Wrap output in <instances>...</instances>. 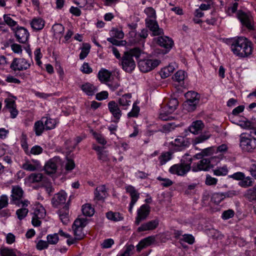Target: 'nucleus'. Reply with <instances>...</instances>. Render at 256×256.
<instances>
[{
  "instance_id": "f257e3e1",
  "label": "nucleus",
  "mask_w": 256,
  "mask_h": 256,
  "mask_svg": "<svg viewBox=\"0 0 256 256\" xmlns=\"http://www.w3.org/2000/svg\"><path fill=\"white\" fill-rule=\"evenodd\" d=\"M230 48L234 54L240 58L247 57L252 52L251 42L244 37L234 39L231 44Z\"/></svg>"
},
{
  "instance_id": "f03ea898",
  "label": "nucleus",
  "mask_w": 256,
  "mask_h": 256,
  "mask_svg": "<svg viewBox=\"0 0 256 256\" xmlns=\"http://www.w3.org/2000/svg\"><path fill=\"white\" fill-rule=\"evenodd\" d=\"M87 224L88 220L85 218H78L74 220L72 228L76 240H80L84 237L83 228Z\"/></svg>"
},
{
  "instance_id": "7ed1b4c3",
  "label": "nucleus",
  "mask_w": 256,
  "mask_h": 256,
  "mask_svg": "<svg viewBox=\"0 0 256 256\" xmlns=\"http://www.w3.org/2000/svg\"><path fill=\"white\" fill-rule=\"evenodd\" d=\"M185 96L186 100L184 102V106L188 111H193L200 100V94L194 91L187 92Z\"/></svg>"
},
{
  "instance_id": "20e7f679",
  "label": "nucleus",
  "mask_w": 256,
  "mask_h": 256,
  "mask_svg": "<svg viewBox=\"0 0 256 256\" xmlns=\"http://www.w3.org/2000/svg\"><path fill=\"white\" fill-rule=\"evenodd\" d=\"M160 62V60L156 59H145L140 60L138 66L141 72H148L157 67Z\"/></svg>"
},
{
  "instance_id": "39448f33",
  "label": "nucleus",
  "mask_w": 256,
  "mask_h": 256,
  "mask_svg": "<svg viewBox=\"0 0 256 256\" xmlns=\"http://www.w3.org/2000/svg\"><path fill=\"white\" fill-rule=\"evenodd\" d=\"M190 163L186 164L181 162L179 164L172 165L169 168V172L173 174L184 176L190 170Z\"/></svg>"
},
{
  "instance_id": "423d86ee",
  "label": "nucleus",
  "mask_w": 256,
  "mask_h": 256,
  "mask_svg": "<svg viewBox=\"0 0 256 256\" xmlns=\"http://www.w3.org/2000/svg\"><path fill=\"white\" fill-rule=\"evenodd\" d=\"M23 195L24 191L20 186H12L10 203L18 206H20L21 202L24 201L22 200Z\"/></svg>"
},
{
  "instance_id": "0eeeda50",
  "label": "nucleus",
  "mask_w": 256,
  "mask_h": 256,
  "mask_svg": "<svg viewBox=\"0 0 256 256\" xmlns=\"http://www.w3.org/2000/svg\"><path fill=\"white\" fill-rule=\"evenodd\" d=\"M30 66L31 63L24 58H14L10 68L14 71H22L29 68Z\"/></svg>"
},
{
  "instance_id": "6e6552de",
  "label": "nucleus",
  "mask_w": 256,
  "mask_h": 256,
  "mask_svg": "<svg viewBox=\"0 0 256 256\" xmlns=\"http://www.w3.org/2000/svg\"><path fill=\"white\" fill-rule=\"evenodd\" d=\"M145 22L146 26L152 32V36H160L164 34V30L160 28L156 19L146 18Z\"/></svg>"
},
{
  "instance_id": "1a4fd4ad",
  "label": "nucleus",
  "mask_w": 256,
  "mask_h": 256,
  "mask_svg": "<svg viewBox=\"0 0 256 256\" xmlns=\"http://www.w3.org/2000/svg\"><path fill=\"white\" fill-rule=\"evenodd\" d=\"M122 65L124 70L131 72L136 67V63L131 56L124 52L122 58Z\"/></svg>"
},
{
  "instance_id": "9d476101",
  "label": "nucleus",
  "mask_w": 256,
  "mask_h": 256,
  "mask_svg": "<svg viewBox=\"0 0 256 256\" xmlns=\"http://www.w3.org/2000/svg\"><path fill=\"white\" fill-rule=\"evenodd\" d=\"M213 167L209 158H202L196 163H194L192 167V171H208Z\"/></svg>"
},
{
  "instance_id": "9b49d317",
  "label": "nucleus",
  "mask_w": 256,
  "mask_h": 256,
  "mask_svg": "<svg viewBox=\"0 0 256 256\" xmlns=\"http://www.w3.org/2000/svg\"><path fill=\"white\" fill-rule=\"evenodd\" d=\"M12 30L18 42L24 44L28 41L30 34L26 28L22 26H17L16 28H12Z\"/></svg>"
},
{
  "instance_id": "f8f14e48",
  "label": "nucleus",
  "mask_w": 256,
  "mask_h": 256,
  "mask_svg": "<svg viewBox=\"0 0 256 256\" xmlns=\"http://www.w3.org/2000/svg\"><path fill=\"white\" fill-rule=\"evenodd\" d=\"M150 213V206L146 204H142L137 210V216L136 218L135 224L138 225L142 221L148 217Z\"/></svg>"
},
{
  "instance_id": "ddd939ff",
  "label": "nucleus",
  "mask_w": 256,
  "mask_h": 256,
  "mask_svg": "<svg viewBox=\"0 0 256 256\" xmlns=\"http://www.w3.org/2000/svg\"><path fill=\"white\" fill-rule=\"evenodd\" d=\"M240 146L244 151L252 152L256 148V142L253 139L246 136H241Z\"/></svg>"
},
{
  "instance_id": "4468645a",
  "label": "nucleus",
  "mask_w": 256,
  "mask_h": 256,
  "mask_svg": "<svg viewBox=\"0 0 256 256\" xmlns=\"http://www.w3.org/2000/svg\"><path fill=\"white\" fill-rule=\"evenodd\" d=\"M237 16L243 26H244L248 30H252L254 29L252 18L250 14L242 10H238Z\"/></svg>"
},
{
  "instance_id": "2eb2a0df",
  "label": "nucleus",
  "mask_w": 256,
  "mask_h": 256,
  "mask_svg": "<svg viewBox=\"0 0 256 256\" xmlns=\"http://www.w3.org/2000/svg\"><path fill=\"white\" fill-rule=\"evenodd\" d=\"M126 190L130 196L131 202L130 204L128 211L130 213H132L133 206L138 200L140 197V194L132 186H126Z\"/></svg>"
},
{
  "instance_id": "dca6fc26",
  "label": "nucleus",
  "mask_w": 256,
  "mask_h": 256,
  "mask_svg": "<svg viewBox=\"0 0 256 256\" xmlns=\"http://www.w3.org/2000/svg\"><path fill=\"white\" fill-rule=\"evenodd\" d=\"M154 40L158 45L168 50L171 49L174 45L172 40L166 36H158Z\"/></svg>"
},
{
  "instance_id": "f3484780",
  "label": "nucleus",
  "mask_w": 256,
  "mask_h": 256,
  "mask_svg": "<svg viewBox=\"0 0 256 256\" xmlns=\"http://www.w3.org/2000/svg\"><path fill=\"white\" fill-rule=\"evenodd\" d=\"M172 144L174 146V150L177 151H182L188 147L190 142L187 138L183 136H178L176 138Z\"/></svg>"
},
{
  "instance_id": "a211bd4d",
  "label": "nucleus",
  "mask_w": 256,
  "mask_h": 256,
  "mask_svg": "<svg viewBox=\"0 0 256 256\" xmlns=\"http://www.w3.org/2000/svg\"><path fill=\"white\" fill-rule=\"evenodd\" d=\"M58 162L59 158H54L50 160L44 166L46 172L48 174L55 173L58 168Z\"/></svg>"
},
{
  "instance_id": "6ab92c4d",
  "label": "nucleus",
  "mask_w": 256,
  "mask_h": 256,
  "mask_svg": "<svg viewBox=\"0 0 256 256\" xmlns=\"http://www.w3.org/2000/svg\"><path fill=\"white\" fill-rule=\"evenodd\" d=\"M159 224V220L155 219L147 222L144 223L138 228V232H141L146 230H151L158 227Z\"/></svg>"
},
{
  "instance_id": "aec40b11",
  "label": "nucleus",
  "mask_w": 256,
  "mask_h": 256,
  "mask_svg": "<svg viewBox=\"0 0 256 256\" xmlns=\"http://www.w3.org/2000/svg\"><path fill=\"white\" fill-rule=\"evenodd\" d=\"M108 108L110 112L115 118L117 120L120 119L122 116V112L118 104L116 102L113 100L110 102L108 103Z\"/></svg>"
},
{
  "instance_id": "412c9836",
  "label": "nucleus",
  "mask_w": 256,
  "mask_h": 256,
  "mask_svg": "<svg viewBox=\"0 0 256 256\" xmlns=\"http://www.w3.org/2000/svg\"><path fill=\"white\" fill-rule=\"evenodd\" d=\"M66 198V194L62 190L56 194L52 200V202L54 207L62 204H64Z\"/></svg>"
},
{
  "instance_id": "4be33fe9",
  "label": "nucleus",
  "mask_w": 256,
  "mask_h": 256,
  "mask_svg": "<svg viewBox=\"0 0 256 256\" xmlns=\"http://www.w3.org/2000/svg\"><path fill=\"white\" fill-rule=\"evenodd\" d=\"M30 204V202L27 200H24L23 202H21L22 208L18 209L16 211V214L19 220H22L27 216L28 212V210L26 208V207L28 206Z\"/></svg>"
},
{
  "instance_id": "5701e85b",
  "label": "nucleus",
  "mask_w": 256,
  "mask_h": 256,
  "mask_svg": "<svg viewBox=\"0 0 256 256\" xmlns=\"http://www.w3.org/2000/svg\"><path fill=\"white\" fill-rule=\"evenodd\" d=\"M154 240V237L153 236H148L142 240L136 246L137 252H140L142 250L150 245Z\"/></svg>"
},
{
  "instance_id": "b1692460",
  "label": "nucleus",
  "mask_w": 256,
  "mask_h": 256,
  "mask_svg": "<svg viewBox=\"0 0 256 256\" xmlns=\"http://www.w3.org/2000/svg\"><path fill=\"white\" fill-rule=\"evenodd\" d=\"M94 198L98 200H104L108 196V192L104 185L100 186L95 190Z\"/></svg>"
},
{
  "instance_id": "393cba45",
  "label": "nucleus",
  "mask_w": 256,
  "mask_h": 256,
  "mask_svg": "<svg viewBox=\"0 0 256 256\" xmlns=\"http://www.w3.org/2000/svg\"><path fill=\"white\" fill-rule=\"evenodd\" d=\"M204 128V124L202 120H196L192 122L189 127L190 132L196 134L200 132Z\"/></svg>"
},
{
  "instance_id": "a878e982",
  "label": "nucleus",
  "mask_w": 256,
  "mask_h": 256,
  "mask_svg": "<svg viewBox=\"0 0 256 256\" xmlns=\"http://www.w3.org/2000/svg\"><path fill=\"white\" fill-rule=\"evenodd\" d=\"M132 98L131 94H127L122 96L118 98V103L120 106L122 107L124 110H126L128 106H130L131 103L130 98Z\"/></svg>"
},
{
  "instance_id": "bb28decb",
  "label": "nucleus",
  "mask_w": 256,
  "mask_h": 256,
  "mask_svg": "<svg viewBox=\"0 0 256 256\" xmlns=\"http://www.w3.org/2000/svg\"><path fill=\"white\" fill-rule=\"evenodd\" d=\"M112 73L108 70L102 68L98 72V76L99 80L103 83H106L110 80Z\"/></svg>"
},
{
  "instance_id": "cd10ccee",
  "label": "nucleus",
  "mask_w": 256,
  "mask_h": 256,
  "mask_svg": "<svg viewBox=\"0 0 256 256\" xmlns=\"http://www.w3.org/2000/svg\"><path fill=\"white\" fill-rule=\"evenodd\" d=\"M45 119L44 117H42L40 120L35 122L34 130L35 132L36 136H40L44 132L45 126L44 124V120Z\"/></svg>"
},
{
  "instance_id": "c85d7f7f",
  "label": "nucleus",
  "mask_w": 256,
  "mask_h": 256,
  "mask_svg": "<svg viewBox=\"0 0 256 256\" xmlns=\"http://www.w3.org/2000/svg\"><path fill=\"white\" fill-rule=\"evenodd\" d=\"M58 214L62 222L64 224H66L69 221L68 206H64L62 209L59 210Z\"/></svg>"
},
{
  "instance_id": "c756f323",
  "label": "nucleus",
  "mask_w": 256,
  "mask_h": 256,
  "mask_svg": "<svg viewBox=\"0 0 256 256\" xmlns=\"http://www.w3.org/2000/svg\"><path fill=\"white\" fill-rule=\"evenodd\" d=\"M44 21L40 18H34L31 22V27L36 30H42L44 26Z\"/></svg>"
},
{
  "instance_id": "7c9ffc66",
  "label": "nucleus",
  "mask_w": 256,
  "mask_h": 256,
  "mask_svg": "<svg viewBox=\"0 0 256 256\" xmlns=\"http://www.w3.org/2000/svg\"><path fill=\"white\" fill-rule=\"evenodd\" d=\"M80 88L88 96H92L96 90L95 86L89 82L81 85Z\"/></svg>"
},
{
  "instance_id": "2f4dec72",
  "label": "nucleus",
  "mask_w": 256,
  "mask_h": 256,
  "mask_svg": "<svg viewBox=\"0 0 256 256\" xmlns=\"http://www.w3.org/2000/svg\"><path fill=\"white\" fill-rule=\"evenodd\" d=\"M211 134L208 132H204V134L196 136L192 140V144L196 146L197 144L202 143L208 140L210 137Z\"/></svg>"
},
{
  "instance_id": "473e14b6",
  "label": "nucleus",
  "mask_w": 256,
  "mask_h": 256,
  "mask_svg": "<svg viewBox=\"0 0 256 256\" xmlns=\"http://www.w3.org/2000/svg\"><path fill=\"white\" fill-rule=\"evenodd\" d=\"M44 118L45 119L44 120V124L46 130H52L56 127V120L51 118L48 116Z\"/></svg>"
},
{
  "instance_id": "72a5a7b5",
  "label": "nucleus",
  "mask_w": 256,
  "mask_h": 256,
  "mask_svg": "<svg viewBox=\"0 0 256 256\" xmlns=\"http://www.w3.org/2000/svg\"><path fill=\"white\" fill-rule=\"evenodd\" d=\"M106 218L114 222L120 221L123 219V217L119 212H108L106 214Z\"/></svg>"
},
{
  "instance_id": "f704fd0d",
  "label": "nucleus",
  "mask_w": 256,
  "mask_h": 256,
  "mask_svg": "<svg viewBox=\"0 0 256 256\" xmlns=\"http://www.w3.org/2000/svg\"><path fill=\"white\" fill-rule=\"evenodd\" d=\"M178 104V102L177 99L172 98L169 100L165 108L168 109L170 113H172L176 109Z\"/></svg>"
},
{
  "instance_id": "c9c22d12",
  "label": "nucleus",
  "mask_w": 256,
  "mask_h": 256,
  "mask_svg": "<svg viewBox=\"0 0 256 256\" xmlns=\"http://www.w3.org/2000/svg\"><path fill=\"white\" fill-rule=\"evenodd\" d=\"M82 212L84 215L91 216L94 215V210L90 204H87L82 206Z\"/></svg>"
},
{
  "instance_id": "e433bc0d",
  "label": "nucleus",
  "mask_w": 256,
  "mask_h": 256,
  "mask_svg": "<svg viewBox=\"0 0 256 256\" xmlns=\"http://www.w3.org/2000/svg\"><path fill=\"white\" fill-rule=\"evenodd\" d=\"M52 30L54 34L56 36H59L60 38L64 31V28L62 24H58L53 26Z\"/></svg>"
},
{
  "instance_id": "4c0bfd02",
  "label": "nucleus",
  "mask_w": 256,
  "mask_h": 256,
  "mask_svg": "<svg viewBox=\"0 0 256 256\" xmlns=\"http://www.w3.org/2000/svg\"><path fill=\"white\" fill-rule=\"evenodd\" d=\"M148 31L146 28H143L141 30L140 32L138 33L134 31L130 32L131 36H134L136 39L140 38L142 39H146L148 36Z\"/></svg>"
},
{
  "instance_id": "58836bf2",
  "label": "nucleus",
  "mask_w": 256,
  "mask_h": 256,
  "mask_svg": "<svg viewBox=\"0 0 256 256\" xmlns=\"http://www.w3.org/2000/svg\"><path fill=\"white\" fill-rule=\"evenodd\" d=\"M246 196L250 202L256 200V186L248 189L246 192Z\"/></svg>"
},
{
  "instance_id": "ea45409f",
  "label": "nucleus",
  "mask_w": 256,
  "mask_h": 256,
  "mask_svg": "<svg viewBox=\"0 0 256 256\" xmlns=\"http://www.w3.org/2000/svg\"><path fill=\"white\" fill-rule=\"evenodd\" d=\"M171 158V154L168 152L162 153V154L158 158L160 164L161 166L164 164Z\"/></svg>"
},
{
  "instance_id": "a19ab883",
  "label": "nucleus",
  "mask_w": 256,
  "mask_h": 256,
  "mask_svg": "<svg viewBox=\"0 0 256 256\" xmlns=\"http://www.w3.org/2000/svg\"><path fill=\"white\" fill-rule=\"evenodd\" d=\"M224 198V193H214L211 198V201L214 203L218 204Z\"/></svg>"
},
{
  "instance_id": "79ce46f5",
  "label": "nucleus",
  "mask_w": 256,
  "mask_h": 256,
  "mask_svg": "<svg viewBox=\"0 0 256 256\" xmlns=\"http://www.w3.org/2000/svg\"><path fill=\"white\" fill-rule=\"evenodd\" d=\"M43 178V175L40 173H33L29 176V180L32 182H38Z\"/></svg>"
},
{
  "instance_id": "37998d69",
  "label": "nucleus",
  "mask_w": 256,
  "mask_h": 256,
  "mask_svg": "<svg viewBox=\"0 0 256 256\" xmlns=\"http://www.w3.org/2000/svg\"><path fill=\"white\" fill-rule=\"evenodd\" d=\"M125 52L130 54L131 56V58H133L134 56L136 58H138L141 55L142 51L138 48H134L130 49L128 52Z\"/></svg>"
},
{
  "instance_id": "c03bdc74",
  "label": "nucleus",
  "mask_w": 256,
  "mask_h": 256,
  "mask_svg": "<svg viewBox=\"0 0 256 256\" xmlns=\"http://www.w3.org/2000/svg\"><path fill=\"white\" fill-rule=\"evenodd\" d=\"M253 182L252 179L250 176H247L246 178L244 177L242 181L239 182V184L242 187L246 188L252 186Z\"/></svg>"
},
{
  "instance_id": "a18cd8bd",
  "label": "nucleus",
  "mask_w": 256,
  "mask_h": 256,
  "mask_svg": "<svg viewBox=\"0 0 256 256\" xmlns=\"http://www.w3.org/2000/svg\"><path fill=\"white\" fill-rule=\"evenodd\" d=\"M140 112V108L137 106L136 102L134 103L132 110L128 114V118L137 117Z\"/></svg>"
},
{
  "instance_id": "49530a36",
  "label": "nucleus",
  "mask_w": 256,
  "mask_h": 256,
  "mask_svg": "<svg viewBox=\"0 0 256 256\" xmlns=\"http://www.w3.org/2000/svg\"><path fill=\"white\" fill-rule=\"evenodd\" d=\"M0 253L1 256H16L12 249H10L6 248H1Z\"/></svg>"
},
{
  "instance_id": "de8ad7c7",
  "label": "nucleus",
  "mask_w": 256,
  "mask_h": 256,
  "mask_svg": "<svg viewBox=\"0 0 256 256\" xmlns=\"http://www.w3.org/2000/svg\"><path fill=\"white\" fill-rule=\"evenodd\" d=\"M110 35L115 38L122 39L124 36V34L122 30L113 28L110 30Z\"/></svg>"
},
{
  "instance_id": "09e8293b",
  "label": "nucleus",
  "mask_w": 256,
  "mask_h": 256,
  "mask_svg": "<svg viewBox=\"0 0 256 256\" xmlns=\"http://www.w3.org/2000/svg\"><path fill=\"white\" fill-rule=\"evenodd\" d=\"M42 151L43 149L42 147L36 145L32 147L30 150L29 152H27L26 154L28 156H30L31 154L38 155L42 154Z\"/></svg>"
},
{
  "instance_id": "8fccbe9b",
  "label": "nucleus",
  "mask_w": 256,
  "mask_h": 256,
  "mask_svg": "<svg viewBox=\"0 0 256 256\" xmlns=\"http://www.w3.org/2000/svg\"><path fill=\"white\" fill-rule=\"evenodd\" d=\"M4 23L7 24L9 26L12 28L17 24V22L13 20L10 16L7 14L4 15Z\"/></svg>"
},
{
  "instance_id": "3c124183",
  "label": "nucleus",
  "mask_w": 256,
  "mask_h": 256,
  "mask_svg": "<svg viewBox=\"0 0 256 256\" xmlns=\"http://www.w3.org/2000/svg\"><path fill=\"white\" fill-rule=\"evenodd\" d=\"M184 72L183 70L178 71L172 77L174 80L180 82L184 80L185 78Z\"/></svg>"
},
{
  "instance_id": "603ef678",
  "label": "nucleus",
  "mask_w": 256,
  "mask_h": 256,
  "mask_svg": "<svg viewBox=\"0 0 256 256\" xmlns=\"http://www.w3.org/2000/svg\"><path fill=\"white\" fill-rule=\"evenodd\" d=\"M34 215L38 218H42L46 215V210L43 207H40L34 210Z\"/></svg>"
},
{
  "instance_id": "864d4df0",
  "label": "nucleus",
  "mask_w": 256,
  "mask_h": 256,
  "mask_svg": "<svg viewBox=\"0 0 256 256\" xmlns=\"http://www.w3.org/2000/svg\"><path fill=\"white\" fill-rule=\"evenodd\" d=\"M58 236L57 234H48L47 236L48 242L50 244H55L58 241Z\"/></svg>"
},
{
  "instance_id": "5fc2aeb1",
  "label": "nucleus",
  "mask_w": 256,
  "mask_h": 256,
  "mask_svg": "<svg viewBox=\"0 0 256 256\" xmlns=\"http://www.w3.org/2000/svg\"><path fill=\"white\" fill-rule=\"evenodd\" d=\"M8 198L6 195L3 194L0 197V210L8 206Z\"/></svg>"
},
{
  "instance_id": "6e6d98bb",
  "label": "nucleus",
  "mask_w": 256,
  "mask_h": 256,
  "mask_svg": "<svg viewBox=\"0 0 256 256\" xmlns=\"http://www.w3.org/2000/svg\"><path fill=\"white\" fill-rule=\"evenodd\" d=\"M84 45L85 46V47L82 49V50L80 54V60L84 59L87 56V55L90 52V45L87 44H84Z\"/></svg>"
},
{
  "instance_id": "4d7b16f0",
  "label": "nucleus",
  "mask_w": 256,
  "mask_h": 256,
  "mask_svg": "<svg viewBox=\"0 0 256 256\" xmlns=\"http://www.w3.org/2000/svg\"><path fill=\"white\" fill-rule=\"evenodd\" d=\"M228 170L226 166L218 168L214 170V174L216 176H226L227 174Z\"/></svg>"
},
{
  "instance_id": "13d9d810",
  "label": "nucleus",
  "mask_w": 256,
  "mask_h": 256,
  "mask_svg": "<svg viewBox=\"0 0 256 256\" xmlns=\"http://www.w3.org/2000/svg\"><path fill=\"white\" fill-rule=\"evenodd\" d=\"M144 12L148 16L146 18H155L156 19V14L155 10L151 8H147L144 10Z\"/></svg>"
},
{
  "instance_id": "bf43d9fd",
  "label": "nucleus",
  "mask_w": 256,
  "mask_h": 256,
  "mask_svg": "<svg viewBox=\"0 0 256 256\" xmlns=\"http://www.w3.org/2000/svg\"><path fill=\"white\" fill-rule=\"evenodd\" d=\"M157 179L162 181L161 185L164 187H168L173 184V182L169 178H162L161 176H158Z\"/></svg>"
},
{
  "instance_id": "052dcab7",
  "label": "nucleus",
  "mask_w": 256,
  "mask_h": 256,
  "mask_svg": "<svg viewBox=\"0 0 256 256\" xmlns=\"http://www.w3.org/2000/svg\"><path fill=\"white\" fill-rule=\"evenodd\" d=\"M22 168L30 172L34 171L37 169L36 166L32 164L29 161H26L24 163L22 166Z\"/></svg>"
},
{
  "instance_id": "680f3d73",
  "label": "nucleus",
  "mask_w": 256,
  "mask_h": 256,
  "mask_svg": "<svg viewBox=\"0 0 256 256\" xmlns=\"http://www.w3.org/2000/svg\"><path fill=\"white\" fill-rule=\"evenodd\" d=\"M114 244V240L112 238H108L104 240L103 242L101 244V247L102 248H110Z\"/></svg>"
},
{
  "instance_id": "e2e57ef3",
  "label": "nucleus",
  "mask_w": 256,
  "mask_h": 256,
  "mask_svg": "<svg viewBox=\"0 0 256 256\" xmlns=\"http://www.w3.org/2000/svg\"><path fill=\"white\" fill-rule=\"evenodd\" d=\"M94 136L96 140V141L99 144H102V145H104L106 144V140L101 134L96 132H94Z\"/></svg>"
},
{
  "instance_id": "0e129e2a",
  "label": "nucleus",
  "mask_w": 256,
  "mask_h": 256,
  "mask_svg": "<svg viewBox=\"0 0 256 256\" xmlns=\"http://www.w3.org/2000/svg\"><path fill=\"white\" fill-rule=\"evenodd\" d=\"M218 180L212 177L210 175L207 174L205 183L206 185L212 186L216 185L217 183Z\"/></svg>"
},
{
  "instance_id": "69168bd1",
  "label": "nucleus",
  "mask_w": 256,
  "mask_h": 256,
  "mask_svg": "<svg viewBox=\"0 0 256 256\" xmlns=\"http://www.w3.org/2000/svg\"><path fill=\"white\" fill-rule=\"evenodd\" d=\"M234 212L233 210H227L224 211L222 212V217L224 220H228L232 218L234 216Z\"/></svg>"
},
{
  "instance_id": "338daca9",
  "label": "nucleus",
  "mask_w": 256,
  "mask_h": 256,
  "mask_svg": "<svg viewBox=\"0 0 256 256\" xmlns=\"http://www.w3.org/2000/svg\"><path fill=\"white\" fill-rule=\"evenodd\" d=\"M170 113L169 112L168 110L167 112H161L159 116V118L162 120H169L172 118V116H170Z\"/></svg>"
},
{
  "instance_id": "774afa93",
  "label": "nucleus",
  "mask_w": 256,
  "mask_h": 256,
  "mask_svg": "<svg viewBox=\"0 0 256 256\" xmlns=\"http://www.w3.org/2000/svg\"><path fill=\"white\" fill-rule=\"evenodd\" d=\"M48 242L40 240L37 243L36 248L38 250H42L48 248Z\"/></svg>"
}]
</instances>
